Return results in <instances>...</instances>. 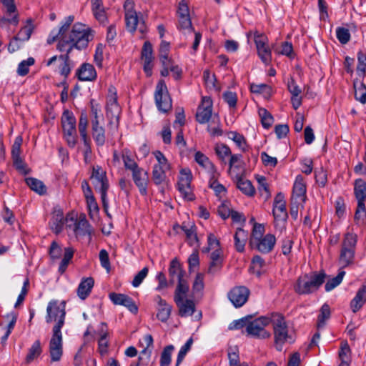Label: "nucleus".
<instances>
[{
    "label": "nucleus",
    "instance_id": "nucleus-1",
    "mask_svg": "<svg viewBox=\"0 0 366 366\" xmlns=\"http://www.w3.org/2000/svg\"><path fill=\"white\" fill-rule=\"evenodd\" d=\"M70 26L64 23L60 27L56 49L61 52L71 53L74 49L81 50L86 49L94 37V31L88 26L76 23L69 31Z\"/></svg>",
    "mask_w": 366,
    "mask_h": 366
},
{
    "label": "nucleus",
    "instance_id": "nucleus-2",
    "mask_svg": "<svg viewBox=\"0 0 366 366\" xmlns=\"http://www.w3.org/2000/svg\"><path fill=\"white\" fill-rule=\"evenodd\" d=\"M271 323L273 327L274 345L277 350L281 351L284 345L295 342L293 332L289 330L283 315L279 313H272Z\"/></svg>",
    "mask_w": 366,
    "mask_h": 366
},
{
    "label": "nucleus",
    "instance_id": "nucleus-3",
    "mask_svg": "<svg viewBox=\"0 0 366 366\" xmlns=\"http://www.w3.org/2000/svg\"><path fill=\"white\" fill-rule=\"evenodd\" d=\"M326 274L324 272H312L300 276L294 285V290L300 295L315 292L325 282Z\"/></svg>",
    "mask_w": 366,
    "mask_h": 366
},
{
    "label": "nucleus",
    "instance_id": "nucleus-4",
    "mask_svg": "<svg viewBox=\"0 0 366 366\" xmlns=\"http://www.w3.org/2000/svg\"><path fill=\"white\" fill-rule=\"evenodd\" d=\"M189 290V286L180 284L177 285L174 295V301L178 307L179 315L184 317L192 315L196 308L194 301L187 297Z\"/></svg>",
    "mask_w": 366,
    "mask_h": 366
},
{
    "label": "nucleus",
    "instance_id": "nucleus-5",
    "mask_svg": "<svg viewBox=\"0 0 366 366\" xmlns=\"http://www.w3.org/2000/svg\"><path fill=\"white\" fill-rule=\"evenodd\" d=\"M91 179L92 180L94 189L100 193L104 210L108 214L109 202L107 199V191L109 188V184L106 172L100 166L93 167Z\"/></svg>",
    "mask_w": 366,
    "mask_h": 366
},
{
    "label": "nucleus",
    "instance_id": "nucleus-6",
    "mask_svg": "<svg viewBox=\"0 0 366 366\" xmlns=\"http://www.w3.org/2000/svg\"><path fill=\"white\" fill-rule=\"evenodd\" d=\"M65 302H59L58 300H51L46 307V322L50 323L56 322L52 331L61 330L64 325L66 310Z\"/></svg>",
    "mask_w": 366,
    "mask_h": 366
},
{
    "label": "nucleus",
    "instance_id": "nucleus-7",
    "mask_svg": "<svg viewBox=\"0 0 366 366\" xmlns=\"http://www.w3.org/2000/svg\"><path fill=\"white\" fill-rule=\"evenodd\" d=\"M66 229L73 232L76 237H91V225L84 214L74 218L73 214H68L65 217Z\"/></svg>",
    "mask_w": 366,
    "mask_h": 366
},
{
    "label": "nucleus",
    "instance_id": "nucleus-8",
    "mask_svg": "<svg viewBox=\"0 0 366 366\" xmlns=\"http://www.w3.org/2000/svg\"><path fill=\"white\" fill-rule=\"evenodd\" d=\"M271 323V316H262L252 321L249 320L247 325L246 332L249 337L267 339L270 337V332L265 330V327Z\"/></svg>",
    "mask_w": 366,
    "mask_h": 366
},
{
    "label": "nucleus",
    "instance_id": "nucleus-9",
    "mask_svg": "<svg viewBox=\"0 0 366 366\" xmlns=\"http://www.w3.org/2000/svg\"><path fill=\"white\" fill-rule=\"evenodd\" d=\"M357 237L353 233H346L344 236L340 255V261L344 266L350 264L355 256Z\"/></svg>",
    "mask_w": 366,
    "mask_h": 366
},
{
    "label": "nucleus",
    "instance_id": "nucleus-10",
    "mask_svg": "<svg viewBox=\"0 0 366 366\" xmlns=\"http://www.w3.org/2000/svg\"><path fill=\"white\" fill-rule=\"evenodd\" d=\"M64 136L69 147H74L76 144V119L74 114L66 110L61 117Z\"/></svg>",
    "mask_w": 366,
    "mask_h": 366
},
{
    "label": "nucleus",
    "instance_id": "nucleus-11",
    "mask_svg": "<svg viewBox=\"0 0 366 366\" xmlns=\"http://www.w3.org/2000/svg\"><path fill=\"white\" fill-rule=\"evenodd\" d=\"M154 99L159 111L166 113L172 109V99L164 80H160L157 83L154 92Z\"/></svg>",
    "mask_w": 366,
    "mask_h": 366
},
{
    "label": "nucleus",
    "instance_id": "nucleus-12",
    "mask_svg": "<svg viewBox=\"0 0 366 366\" xmlns=\"http://www.w3.org/2000/svg\"><path fill=\"white\" fill-rule=\"evenodd\" d=\"M134 3L133 0H126L124 4L125 11V21L128 31L133 33L134 32L138 26L139 30L141 33H144L145 26L144 22H140L136 11L134 9Z\"/></svg>",
    "mask_w": 366,
    "mask_h": 366
},
{
    "label": "nucleus",
    "instance_id": "nucleus-13",
    "mask_svg": "<svg viewBox=\"0 0 366 366\" xmlns=\"http://www.w3.org/2000/svg\"><path fill=\"white\" fill-rule=\"evenodd\" d=\"M177 29L183 34L190 33L194 31L191 18L189 16V10L187 3L184 0H182L178 5L177 11Z\"/></svg>",
    "mask_w": 366,
    "mask_h": 366
},
{
    "label": "nucleus",
    "instance_id": "nucleus-14",
    "mask_svg": "<svg viewBox=\"0 0 366 366\" xmlns=\"http://www.w3.org/2000/svg\"><path fill=\"white\" fill-rule=\"evenodd\" d=\"M121 107L117 102V94L114 93L107 98L106 115L109 124L117 129L119 123Z\"/></svg>",
    "mask_w": 366,
    "mask_h": 366
},
{
    "label": "nucleus",
    "instance_id": "nucleus-15",
    "mask_svg": "<svg viewBox=\"0 0 366 366\" xmlns=\"http://www.w3.org/2000/svg\"><path fill=\"white\" fill-rule=\"evenodd\" d=\"M267 37L262 34H254V43L259 57L265 64H269L272 60V52L267 44Z\"/></svg>",
    "mask_w": 366,
    "mask_h": 366
},
{
    "label": "nucleus",
    "instance_id": "nucleus-16",
    "mask_svg": "<svg viewBox=\"0 0 366 366\" xmlns=\"http://www.w3.org/2000/svg\"><path fill=\"white\" fill-rule=\"evenodd\" d=\"M275 244L276 237L272 234H267L259 238L250 239V244L262 254L272 252Z\"/></svg>",
    "mask_w": 366,
    "mask_h": 366
},
{
    "label": "nucleus",
    "instance_id": "nucleus-17",
    "mask_svg": "<svg viewBox=\"0 0 366 366\" xmlns=\"http://www.w3.org/2000/svg\"><path fill=\"white\" fill-rule=\"evenodd\" d=\"M49 353L51 361L57 362L60 360L63 353L61 330L52 331V337L49 341Z\"/></svg>",
    "mask_w": 366,
    "mask_h": 366
},
{
    "label": "nucleus",
    "instance_id": "nucleus-18",
    "mask_svg": "<svg viewBox=\"0 0 366 366\" xmlns=\"http://www.w3.org/2000/svg\"><path fill=\"white\" fill-rule=\"evenodd\" d=\"M250 292L244 286H238L232 288L228 293V298L235 307L243 306L247 301Z\"/></svg>",
    "mask_w": 366,
    "mask_h": 366
},
{
    "label": "nucleus",
    "instance_id": "nucleus-19",
    "mask_svg": "<svg viewBox=\"0 0 366 366\" xmlns=\"http://www.w3.org/2000/svg\"><path fill=\"white\" fill-rule=\"evenodd\" d=\"M168 272L169 276V282L171 284H174L175 280H177V285L182 284L184 286H189L187 280L184 278L185 271L183 269L182 266L177 258H174L172 259L169 264Z\"/></svg>",
    "mask_w": 366,
    "mask_h": 366
},
{
    "label": "nucleus",
    "instance_id": "nucleus-20",
    "mask_svg": "<svg viewBox=\"0 0 366 366\" xmlns=\"http://www.w3.org/2000/svg\"><path fill=\"white\" fill-rule=\"evenodd\" d=\"M69 54L70 53L66 52L65 54L60 56L55 55L51 57L46 63V66L54 65V64L59 60L60 64L58 66L55 67L54 71H58L61 76L66 78L71 72Z\"/></svg>",
    "mask_w": 366,
    "mask_h": 366
},
{
    "label": "nucleus",
    "instance_id": "nucleus-21",
    "mask_svg": "<svg viewBox=\"0 0 366 366\" xmlns=\"http://www.w3.org/2000/svg\"><path fill=\"white\" fill-rule=\"evenodd\" d=\"M212 102L210 97H203L202 104L199 106L196 114L197 121L200 124H205L209 122L212 117Z\"/></svg>",
    "mask_w": 366,
    "mask_h": 366
},
{
    "label": "nucleus",
    "instance_id": "nucleus-22",
    "mask_svg": "<svg viewBox=\"0 0 366 366\" xmlns=\"http://www.w3.org/2000/svg\"><path fill=\"white\" fill-rule=\"evenodd\" d=\"M272 213L275 229L280 232H282L286 229V223L288 217L286 205L273 206Z\"/></svg>",
    "mask_w": 366,
    "mask_h": 366
},
{
    "label": "nucleus",
    "instance_id": "nucleus-23",
    "mask_svg": "<svg viewBox=\"0 0 366 366\" xmlns=\"http://www.w3.org/2000/svg\"><path fill=\"white\" fill-rule=\"evenodd\" d=\"M132 179L135 185L138 187L139 192L142 195L147 193V185L149 182V176L147 171L139 167L138 169L132 172Z\"/></svg>",
    "mask_w": 366,
    "mask_h": 366
},
{
    "label": "nucleus",
    "instance_id": "nucleus-24",
    "mask_svg": "<svg viewBox=\"0 0 366 366\" xmlns=\"http://www.w3.org/2000/svg\"><path fill=\"white\" fill-rule=\"evenodd\" d=\"M142 59L144 61V71L147 76H149L152 73L153 68V49L152 44L147 41L144 43L142 49Z\"/></svg>",
    "mask_w": 366,
    "mask_h": 366
},
{
    "label": "nucleus",
    "instance_id": "nucleus-25",
    "mask_svg": "<svg viewBox=\"0 0 366 366\" xmlns=\"http://www.w3.org/2000/svg\"><path fill=\"white\" fill-rule=\"evenodd\" d=\"M88 117L85 112H82L80 115L79 120V132L83 140L85 147V154H87L92 152L91 150V141L87 134Z\"/></svg>",
    "mask_w": 366,
    "mask_h": 366
},
{
    "label": "nucleus",
    "instance_id": "nucleus-26",
    "mask_svg": "<svg viewBox=\"0 0 366 366\" xmlns=\"http://www.w3.org/2000/svg\"><path fill=\"white\" fill-rule=\"evenodd\" d=\"M6 9V17L1 19L2 23L6 22L16 26L19 24V15L16 14V7L14 0H1Z\"/></svg>",
    "mask_w": 366,
    "mask_h": 366
},
{
    "label": "nucleus",
    "instance_id": "nucleus-27",
    "mask_svg": "<svg viewBox=\"0 0 366 366\" xmlns=\"http://www.w3.org/2000/svg\"><path fill=\"white\" fill-rule=\"evenodd\" d=\"M76 75L80 81H90L96 79L97 71L93 65L88 63H84L76 70Z\"/></svg>",
    "mask_w": 366,
    "mask_h": 366
},
{
    "label": "nucleus",
    "instance_id": "nucleus-28",
    "mask_svg": "<svg viewBox=\"0 0 366 366\" xmlns=\"http://www.w3.org/2000/svg\"><path fill=\"white\" fill-rule=\"evenodd\" d=\"M211 262L207 272L214 274L219 271L222 267L223 255L221 249H216L211 253Z\"/></svg>",
    "mask_w": 366,
    "mask_h": 366
},
{
    "label": "nucleus",
    "instance_id": "nucleus-29",
    "mask_svg": "<svg viewBox=\"0 0 366 366\" xmlns=\"http://www.w3.org/2000/svg\"><path fill=\"white\" fill-rule=\"evenodd\" d=\"M65 219L64 218L63 211L60 209H55L52 213L51 219L49 222L51 229L56 233H60L63 229Z\"/></svg>",
    "mask_w": 366,
    "mask_h": 366
},
{
    "label": "nucleus",
    "instance_id": "nucleus-30",
    "mask_svg": "<svg viewBox=\"0 0 366 366\" xmlns=\"http://www.w3.org/2000/svg\"><path fill=\"white\" fill-rule=\"evenodd\" d=\"M94 281L92 277L83 279L77 288V295L81 300H85L90 294L94 287Z\"/></svg>",
    "mask_w": 366,
    "mask_h": 366
},
{
    "label": "nucleus",
    "instance_id": "nucleus-31",
    "mask_svg": "<svg viewBox=\"0 0 366 366\" xmlns=\"http://www.w3.org/2000/svg\"><path fill=\"white\" fill-rule=\"evenodd\" d=\"M196 162L205 169L209 174H214L217 172L215 166L210 162L209 158L201 152H197L194 155Z\"/></svg>",
    "mask_w": 366,
    "mask_h": 366
},
{
    "label": "nucleus",
    "instance_id": "nucleus-32",
    "mask_svg": "<svg viewBox=\"0 0 366 366\" xmlns=\"http://www.w3.org/2000/svg\"><path fill=\"white\" fill-rule=\"evenodd\" d=\"M92 137L98 147H102L106 142V134L104 127L100 124H96L92 126Z\"/></svg>",
    "mask_w": 366,
    "mask_h": 366
},
{
    "label": "nucleus",
    "instance_id": "nucleus-33",
    "mask_svg": "<svg viewBox=\"0 0 366 366\" xmlns=\"http://www.w3.org/2000/svg\"><path fill=\"white\" fill-rule=\"evenodd\" d=\"M157 300L159 304V309L157 314V317L162 322H166L171 314L172 307L167 305L166 301L157 296Z\"/></svg>",
    "mask_w": 366,
    "mask_h": 366
},
{
    "label": "nucleus",
    "instance_id": "nucleus-34",
    "mask_svg": "<svg viewBox=\"0 0 366 366\" xmlns=\"http://www.w3.org/2000/svg\"><path fill=\"white\" fill-rule=\"evenodd\" d=\"M248 238V233L247 231L239 228L237 229L234 239V245L236 249L242 252L244 250V246L247 242Z\"/></svg>",
    "mask_w": 366,
    "mask_h": 366
},
{
    "label": "nucleus",
    "instance_id": "nucleus-35",
    "mask_svg": "<svg viewBox=\"0 0 366 366\" xmlns=\"http://www.w3.org/2000/svg\"><path fill=\"white\" fill-rule=\"evenodd\" d=\"M366 302V296L364 290L360 287L355 297L350 302V308L354 313L358 312Z\"/></svg>",
    "mask_w": 366,
    "mask_h": 366
},
{
    "label": "nucleus",
    "instance_id": "nucleus-36",
    "mask_svg": "<svg viewBox=\"0 0 366 366\" xmlns=\"http://www.w3.org/2000/svg\"><path fill=\"white\" fill-rule=\"evenodd\" d=\"M354 194L357 200L366 199V182L362 179H357L354 184Z\"/></svg>",
    "mask_w": 366,
    "mask_h": 366
},
{
    "label": "nucleus",
    "instance_id": "nucleus-37",
    "mask_svg": "<svg viewBox=\"0 0 366 366\" xmlns=\"http://www.w3.org/2000/svg\"><path fill=\"white\" fill-rule=\"evenodd\" d=\"M293 194L297 197H303L306 194V184L305 179L302 175H297L296 177L294 185H293Z\"/></svg>",
    "mask_w": 366,
    "mask_h": 366
},
{
    "label": "nucleus",
    "instance_id": "nucleus-38",
    "mask_svg": "<svg viewBox=\"0 0 366 366\" xmlns=\"http://www.w3.org/2000/svg\"><path fill=\"white\" fill-rule=\"evenodd\" d=\"M122 159L126 169L133 172L139 168L134 159L132 157L131 152L128 149H124L122 151Z\"/></svg>",
    "mask_w": 366,
    "mask_h": 366
},
{
    "label": "nucleus",
    "instance_id": "nucleus-39",
    "mask_svg": "<svg viewBox=\"0 0 366 366\" xmlns=\"http://www.w3.org/2000/svg\"><path fill=\"white\" fill-rule=\"evenodd\" d=\"M214 152L222 164H227V158L230 157L232 152L229 147L224 144H217Z\"/></svg>",
    "mask_w": 366,
    "mask_h": 366
},
{
    "label": "nucleus",
    "instance_id": "nucleus-40",
    "mask_svg": "<svg viewBox=\"0 0 366 366\" xmlns=\"http://www.w3.org/2000/svg\"><path fill=\"white\" fill-rule=\"evenodd\" d=\"M219 174L216 172L214 174H210V179L209 182V187L212 188L216 195L221 197L222 194L226 192V188L217 181V177Z\"/></svg>",
    "mask_w": 366,
    "mask_h": 366
},
{
    "label": "nucleus",
    "instance_id": "nucleus-41",
    "mask_svg": "<svg viewBox=\"0 0 366 366\" xmlns=\"http://www.w3.org/2000/svg\"><path fill=\"white\" fill-rule=\"evenodd\" d=\"M26 184L30 187V189L39 194H44L46 193V187L44 183L33 177H29L26 179Z\"/></svg>",
    "mask_w": 366,
    "mask_h": 366
},
{
    "label": "nucleus",
    "instance_id": "nucleus-42",
    "mask_svg": "<svg viewBox=\"0 0 366 366\" xmlns=\"http://www.w3.org/2000/svg\"><path fill=\"white\" fill-rule=\"evenodd\" d=\"M237 187L247 196L252 197L255 193V189L251 182L247 179L241 177L239 178L237 182Z\"/></svg>",
    "mask_w": 366,
    "mask_h": 366
},
{
    "label": "nucleus",
    "instance_id": "nucleus-43",
    "mask_svg": "<svg viewBox=\"0 0 366 366\" xmlns=\"http://www.w3.org/2000/svg\"><path fill=\"white\" fill-rule=\"evenodd\" d=\"M355 97L362 104L366 103V86L362 81H354Z\"/></svg>",
    "mask_w": 366,
    "mask_h": 366
},
{
    "label": "nucleus",
    "instance_id": "nucleus-44",
    "mask_svg": "<svg viewBox=\"0 0 366 366\" xmlns=\"http://www.w3.org/2000/svg\"><path fill=\"white\" fill-rule=\"evenodd\" d=\"M42 352L41 347V343L39 340H36L31 347L29 350V352L26 357V362L27 363H30L32 362L34 359L38 357Z\"/></svg>",
    "mask_w": 366,
    "mask_h": 366
},
{
    "label": "nucleus",
    "instance_id": "nucleus-45",
    "mask_svg": "<svg viewBox=\"0 0 366 366\" xmlns=\"http://www.w3.org/2000/svg\"><path fill=\"white\" fill-rule=\"evenodd\" d=\"M100 338L99 340V348L101 353H104L107 351L108 347L107 341V326L105 323L101 324L100 328Z\"/></svg>",
    "mask_w": 366,
    "mask_h": 366
},
{
    "label": "nucleus",
    "instance_id": "nucleus-46",
    "mask_svg": "<svg viewBox=\"0 0 366 366\" xmlns=\"http://www.w3.org/2000/svg\"><path fill=\"white\" fill-rule=\"evenodd\" d=\"M34 29V26L32 24V20L28 19L27 24L24 27L21 29L17 36H16L20 41H27L29 39L31 33Z\"/></svg>",
    "mask_w": 366,
    "mask_h": 366
},
{
    "label": "nucleus",
    "instance_id": "nucleus-47",
    "mask_svg": "<svg viewBox=\"0 0 366 366\" xmlns=\"http://www.w3.org/2000/svg\"><path fill=\"white\" fill-rule=\"evenodd\" d=\"M192 179V172L189 168H183L180 170L178 181V187L191 185Z\"/></svg>",
    "mask_w": 366,
    "mask_h": 366
},
{
    "label": "nucleus",
    "instance_id": "nucleus-48",
    "mask_svg": "<svg viewBox=\"0 0 366 366\" xmlns=\"http://www.w3.org/2000/svg\"><path fill=\"white\" fill-rule=\"evenodd\" d=\"M256 179L258 183V190L261 196H262L265 199H269L270 197V192L266 178L263 176H257Z\"/></svg>",
    "mask_w": 366,
    "mask_h": 366
},
{
    "label": "nucleus",
    "instance_id": "nucleus-49",
    "mask_svg": "<svg viewBox=\"0 0 366 366\" xmlns=\"http://www.w3.org/2000/svg\"><path fill=\"white\" fill-rule=\"evenodd\" d=\"M259 115L261 119V122L264 128H269L274 122L272 114L264 108L259 109Z\"/></svg>",
    "mask_w": 366,
    "mask_h": 366
},
{
    "label": "nucleus",
    "instance_id": "nucleus-50",
    "mask_svg": "<svg viewBox=\"0 0 366 366\" xmlns=\"http://www.w3.org/2000/svg\"><path fill=\"white\" fill-rule=\"evenodd\" d=\"M34 63L35 60L33 57H29L27 59L21 61L18 65L17 74L21 76L26 75L29 71V66L34 65Z\"/></svg>",
    "mask_w": 366,
    "mask_h": 366
},
{
    "label": "nucleus",
    "instance_id": "nucleus-51",
    "mask_svg": "<svg viewBox=\"0 0 366 366\" xmlns=\"http://www.w3.org/2000/svg\"><path fill=\"white\" fill-rule=\"evenodd\" d=\"M330 317V308L328 305L324 304L321 309L320 313L317 318V327L320 328L324 327L325 321Z\"/></svg>",
    "mask_w": 366,
    "mask_h": 366
},
{
    "label": "nucleus",
    "instance_id": "nucleus-52",
    "mask_svg": "<svg viewBox=\"0 0 366 366\" xmlns=\"http://www.w3.org/2000/svg\"><path fill=\"white\" fill-rule=\"evenodd\" d=\"M265 266V262L259 255H255L252 259V269L258 277L262 273V269Z\"/></svg>",
    "mask_w": 366,
    "mask_h": 366
},
{
    "label": "nucleus",
    "instance_id": "nucleus-53",
    "mask_svg": "<svg viewBox=\"0 0 366 366\" xmlns=\"http://www.w3.org/2000/svg\"><path fill=\"white\" fill-rule=\"evenodd\" d=\"M174 347L170 345L164 347L160 358V366H169L171 362V357Z\"/></svg>",
    "mask_w": 366,
    "mask_h": 366
},
{
    "label": "nucleus",
    "instance_id": "nucleus-54",
    "mask_svg": "<svg viewBox=\"0 0 366 366\" xmlns=\"http://www.w3.org/2000/svg\"><path fill=\"white\" fill-rule=\"evenodd\" d=\"M167 169H163L159 167H154L152 171V179L154 182L159 185L165 181Z\"/></svg>",
    "mask_w": 366,
    "mask_h": 366
},
{
    "label": "nucleus",
    "instance_id": "nucleus-55",
    "mask_svg": "<svg viewBox=\"0 0 366 366\" xmlns=\"http://www.w3.org/2000/svg\"><path fill=\"white\" fill-rule=\"evenodd\" d=\"M345 274L344 271L340 272L337 275L332 279L327 281L325 284V288L327 292L332 290L335 287L338 286L342 281L343 277Z\"/></svg>",
    "mask_w": 366,
    "mask_h": 366
},
{
    "label": "nucleus",
    "instance_id": "nucleus-56",
    "mask_svg": "<svg viewBox=\"0 0 366 366\" xmlns=\"http://www.w3.org/2000/svg\"><path fill=\"white\" fill-rule=\"evenodd\" d=\"M143 342L145 345V347L141 352V355L144 357L147 360H149L151 350H149V347H152L153 346V337L151 335H146L143 337Z\"/></svg>",
    "mask_w": 366,
    "mask_h": 366
},
{
    "label": "nucleus",
    "instance_id": "nucleus-57",
    "mask_svg": "<svg viewBox=\"0 0 366 366\" xmlns=\"http://www.w3.org/2000/svg\"><path fill=\"white\" fill-rule=\"evenodd\" d=\"M182 228L186 234L188 243L190 246H192L197 242L198 239L194 227L192 226L191 227L187 228V227L183 226Z\"/></svg>",
    "mask_w": 366,
    "mask_h": 366
},
{
    "label": "nucleus",
    "instance_id": "nucleus-58",
    "mask_svg": "<svg viewBox=\"0 0 366 366\" xmlns=\"http://www.w3.org/2000/svg\"><path fill=\"white\" fill-rule=\"evenodd\" d=\"M154 155L158 162V164H154V167H159L163 169L169 170L170 164L162 152L160 151H155L154 152Z\"/></svg>",
    "mask_w": 366,
    "mask_h": 366
},
{
    "label": "nucleus",
    "instance_id": "nucleus-59",
    "mask_svg": "<svg viewBox=\"0 0 366 366\" xmlns=\"http://www.w3.org/2000/svg\"><path fill=\"white\" fill-rule=\"evenodd\" d=\"M336 36L338 41L342 44H347L350 39V34L347 29L338 27L336 29Z\"/></svg>",
    "mask_w": 366,
    "mask_h": 366
},
{
    "label": "nucleus",
    "instance_id": "nucleus-60",
    "mask_svg": "<svg viewBox=\"0 0 366 366\" xmlns=\"http://www.w3.org/2000/svg\"><path fill=\"white\" fill-rule=\"evenodd\" d=\"M91 114L92 126L95 125L96 124H100L101 122H103V117L102 115L101 114V110L98 108L97 106L92 105Z\"/></svg>",
    "mask_w": 366,
    "mask_h": 366
},
{
    "label": "nucleus",
    "instance_id": "nucleus-61",
    "mask_svg": "<svg viewBox=\"0 0 366 366\" xmlns=\"http://www.w3.org/2000/svg\"><path fill=\"white\" fill-rule=\"evenodd\" d=\"M229 138L233 140L242 151H245L244 145L246 142L243 135L236 132H231L229 134Z\"/></svg>",
    "mask_w": 366,
    "mask_h": 366
},
{
    "label": "nucleus",
    "instance_id": "nucleus-62",
    "mask_svg": "<svg viewBox=\"0 0 366 366\" xmlns=\"http://www.w3.org/2000/svg\"><path fill=\"white\" fill-rule=\"evenodd\" d=\"M244 162L242 160V155L236 154H232L230 155V159L229 161V170H231L232 168L239 169L241 168L243 165Z\"/></svg>",
    "mask_w": 366,
    "mask_h": 366
},
{
    "label": "nucleus",
    "instance_id": "nucleus-63",
    "mask_svg": "<svg viewBox=\"0 0 366 366\" xmlns=\"http://www.w3.org/2000/svg\"><path fill=\"white\" fill-rule=\"evenodd\" d=\"M252 319V316H246L239 320L233 321L229 326V330H239L244 327H247V325L249 323V320Z\"/></svg>",
    "mask_w": 366,
    "mask_h": 366
},
{
    "label": "nucleus",
    "instance_id": "nucleus-64",
    "mask_svg": "<svg viewBox=\"0 0 366 366\" xmlns=\"http://www.w3.org/2000/svg\"><path fill=\"white\" fill-rule=\"evenodd\" d=\"M149 269L147 267L140 270L134 277L132 284L133 287H139L148 274Z\"/></svg>",
    "mask_w": 366,
    "mask_h": 366
}]
</instances>
